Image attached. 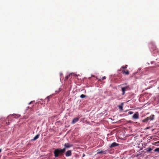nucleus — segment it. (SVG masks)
I'll use <instances>...</instances> for the list:
<instances>
[{
    "label": "nucleus",
    "instance_id": "f257e3e1",
    "mask_svg": "<svg viewBox=\"0 0 159 159\" xmlns=\"http://www.w3.org/2000/svg\"><path fill=\"white\" fill-rule=\"evenodd\" d=\"M65 152V149H60L57 148L55 149L53 151L54 156L55 158L61 156Z\"/></svg>",
    "mask_w": 159,
    "mask_h": 159
},
{
    "label": "nucleus",
    "instance_id": "f03ea898",
    "mask_svg": "<svg viewBox=\"0 0 159 159\" xmlns=\"http://www.w3.org/2000/svg\"><path fill=\"white\" fill-rule=\"evenodd\" d=\"M129 88V86H127L121 88L122 91V95H124L125 93V91L127 89Z\"/></svg>",
    "mask_w": 159,
    "mask_h": 159
},
{
    "label": "nucleus",
    "instance_id": "7ed1b4c3",
    "mask_svg": "<svg viewBox=\"0 0 159 159\" xmlns=\"http://www.w3.org/2000/svg\"><path fill=\"white\" fill-rule=\"evenodd\" d=\"M72 146H73V145L72 144H70L69 143H66L64 145V146L65 147L63 148H65V150H66V148H70L71 147H72Z\"/></svg>",
    "mask_w": 159,
    "mask_h": 159
},
{
    "label": "nucleus",
    "instance_id": "20e7f679",
    "mask_svg": "<svg viewBox=\"0 0 159 159\" xmlns=\"http://www.w3.org/2000/svg\"><path fill=\"white\" fill-rule=\"evenodd\" d=\"M119 144L115 142H113L112 143L110 146V148H112L113 147H115L117 146H119Z\"/></svg>",
    "mask_w": 159,
    "mask_h": 159
},
{
    "label": "nucleus",
    "instance_id": "39448f33",
    "mask_svg": "<svg viewBox=\"0 0 159 159\" xmlns=\"http://www.w3.org/2000/svg\"><path fill=\"white\" fill-rule=\"evenodd\" d=\"M71 151L69 150L67 151L65 153V155L67 157H68L71 155Z\"/></svg>",
    "mask_w": 159,
    "mask_h": 159
},
{
    "label": "nucleus",
    "instance_id": "423d86ee",
    "mask_svg": "<svg viewBox=\"0 0 159 159\" xmlns=\"http://www.w3.org/2000/svg\"><path fill=\"white\" fill-rule=\"evenodd\" d=\"M132 118L134 119H138L139 118V115L138 112L134 114L132 116Z\"/></svg>",
    "mask_w": 159,
    "mask_h": 159
},
{
    "label": "nucleus",
    "instance_id": "0eeeda50",
    "mask_svg": "<svg viewBox=\"0 0 159 159\" xmlns=\"http://www.w3.org/2000/svg\"><path fill=\"white\" fill-rule=\"evenodd\" d=\"M79 120V118L78 117L75 118L72 120L71 124H74L76 123Z\"/></svg>",
    "mask_w": 159,
    "mask_h": 159
},
{
    "label": "nucleus",
    "instance_id": "6e6552de",
    "mask_svg": "<svg viewBox=\"0 0 159 159\" xmlns=\"http://www.w3.org/2000/svg\"><path fill=\"white\" fill-rule=\"evenodd\" d=\"M39 134H37L34 137L33 139H31L30 141H35L39 137Z\"/></svg>",
    "mask_w": 159,
    "mask_h": 159
},
{
    "label": "nucleus",
    "instance_id": "1a4fd4ad",
    "mask_svg": "<svg viewBox=\"0 0 159 159\" xmlns=\"http://www.w3.org/2000/svg\"><path fill=\"white\" fill-rule=\"evenodd\" d=\"M55 95L54 94H53L52 95H50L49 96H47L46 98V99H47V100H48V102L49 101V99L51 98L52 97V95Z\"/></svg>",
    "mask_w": 159,
    "mask_h": 159
},
{
    "label": "nucleus",
    "instance_id": "9d476101",
    "mask_svg": "<svg viewBox=\"0 0 159 159\" xmlns=\"http://www.w3.org/2000/svg\"><path fill=\"white\" fill-rule=\"evenodd\" d=\"M124 104V103L123 102L121 104V105H119L118 106L119 108L121 110H123V105Z\"/></svg>",
    "mask_w": 159,
    "mask_h": 159
},
{
    "label": "nucleus",
    "instance_id": "9b49d317",
    "mask_svg": "<svg viewBox=\"0 0 159 159\" xmlns=\"http://www.w3.org/2000/svg\"><path fill=\"white\" fill-rule=\"evenodd\" d=\"M148 117H149V120H152L154 119V116L153 115H152Z\"/></svg>",
    "mask_w": 159,
    "mask_h": 159
},
{
    "label": "nucleus",
    "instance_id": "f8f14e48",
    "mask_svg": "<svg viewBox=\"0 0 159 159\" xmlns=\"http://www.w3.org/2000/svg\"><path fill=\"white\" fill-rule=\"evenodd\" d=\"M146 150L147 152H149L152 150V148L150 147H148L146 149Z\"/></svg>",
    "mask_w": 159,
    "mask_h": 159
},
{
    "label": "nucleus",
    "instance_id": "ddd939ff",
    "mask_svg": "<svg viewBox=\"0 0 159 159\" xmlns=\"http://www.w3.org/2000/svg\"><path fill=\"white\" fill-rule=\"evenodd\" d=\"M149 120V117H147L143 120V122H147Z\"/></svg>",
    "mask_w": 159,
    "mask_h": 159
},
{
    "label": "nucleus",
    "instance_id": "4468645a",
    "mask_svg": "<svg viewBox=\"0 0 159 159\" xmlns=\"http://www.w3.org/2000/svg\"><path fill=\"white\" fill-rule=\"evenodd\" d=\"M87 97V96H86L85 95L83 94L81 95L80 96V98H85L86 97Z\"/></svg>",
    "mask_w": 159,
    "mask_h": 159
},
{
    "label": "nucleus",
    "instance_id": "2eb2a0df",
    "mask_svg": "<svg viewBox=\"0 0 159 159\" xmlns=\"http://www.w3.org/2000/svg\"><path fill=\"white\" fill-rule=\"evenodd\" d=\"M72 74H73V73H70V74L69 75H67V76H66V77H65V79H66V80H67L68 79V78H70V75H71Z\"/></svg>",
    "mask_w": 159,
    "mask_h": 159
},
{
    "label": "nucleus",
    "instance_id": "dca6fc26",
    "mask_svg": "<svg viewBox=\"0 0 159 159\" xmlns=\"http://www.w3.org/2000/svg\"><path fill=\"white\" fill-rule=\"evenodd\" d=\"M154 152H159V148H156L154 150Z\"/></svg>",
    "mask_w": 159,
    "mask_h": 159
},
{
    "label": "nucleus",
    "instance_id": "f3484780",
    "mask_svg": "<svg viewBox=\"0 0 159 159\" xmlns=\"http://www.w3.org/2000/svg\"><path fill=\"white\" fill-rule=\"evenodd\" d=\"M122 72H123V73H125L126 75H129V72L128 71H125V70H123V71Z\"/></svg>",
    "mask_w": 159,
    "mask_h": 159
},
{
    "label": "nucleus",
    "instance_id": "a211bd4d",
    "mask_svg": "<svg viewBox=\"0 0 159 159\" xmlns=\"http://www.w3.org/2000/svg\"><path fill=\"white\" fill-rule=\"evenodd\" d=\"M15 118H18L20 116V115H19L18 114H15Z\"/></svg>",
    "mask_w": 159,
    "mask_h": 159
},
{
    "label": "nucleus",
    "instance_id": "6ab92c4d",
    "mask_svg": "<svg viewBox=\"0 0 159 159\" xmlns=\"http://www.w3.org/2000/svg\"><path fill=\"white\" fill-rule=\"evenodd\" d=\"M127 65H126L125 66H122L121 68L123 69H125L127 68Z\"/></svg>",
    "mask_w": 159,
    "mask_h": 159
},
{
    "label": "nucleus",
    "instance_id": "aec40b11",
    "mask_svg": "<svg viewBox=\"0 0 159 159\" xmlns=\"http://www.w3.org/2000/svg\"><path fill=\"white\" fill-rule=\"evenodd\" d=\"M133 113V112L132 111H129L128 112V114L129 115H131Z\"/></svg>",
    "mask_w": 159,
    "mask_h": 159
},
{
    "label": "nucleus",
    "instance_id": "412c9836",
    "mask_svg": "<svg viewBox=\"0 0 159 159\" xmlns=\"http://www.w3.org/2000/svg\"><path fill=\"white\" fill-rule=\"evenodd\" d=\"M150 44H151L152 45L154 46L155 43L154 42H152L150 43Z\"/></svg>",
    "mask_w": 159,
    "mask_h": 159
},
{
    "label": "nucleus",
    "instance_id": "4be33fe9",
    "mask_svg": "<svg viewBox=\"0 0 159 159\" xmlns=\"http://www.w3.org/2000/svg\"><path fill=\"white\" fill-rule=\"evenodd\" d=\"M103 152V151H100V152H97V154H100V153H102Z\"/></svg>",
    "mask_w": 159,
    "mask_h": 159
},
{
    "label": "nucleus",
    "instance_id": "5701e85b",
    "mask_svg": "<svg viewBox=\"0 0 159 159\" xmlns=\"http://www.w3.org/2000/svg\"><path fill=\"white\" fill-rule=\"evenodd\" d=\"M62 75H63V74H62V73H61V72L60 73V76H61V78H60V80H61V76H62Z\"/></svg>",
    "mask_w": 159,
    "mask_h": 159
},
{
    "label": "nucleus",
    "instance_id": "b1692460",
    "mask_svg": "<svg viewBox=\"0 0 159 159\" xmlns=\"http://www.w3.org/2000/svg\"><path fill=\"white\" fill-rule=\"evenodd\" d=\"M106 78V77L105 76H103L102 77V80H104Z\"/></svg>",
    "mask_w": 159,
    "mask_h": 159
},
{
    "label": "nucleus",
    "instance_id": "393cba45",
    "mask_svg": "<svg viewBox=\"0 0 159 159\" xmlns=\"http://www.w3.org/2000/svg\"><path fill=\"white\" fill-rule=\"evenodd\" d=\"M61 91V90H60V89H59V91L57 92V91H55V93H58V92H59V91Z\"/></svg>",
    "mask_w": 159,
    "mask_h": 159
},
{
    "label": "nucleus",
    "instance_id": "a878e982",
    "mask_svg": "<svg viewBox=\"0 0 159 159\" xmlns=\"http://www.w3.org/2000/svg\"><path fill=\"white\" fill-rule=\"evenodd\" d=\"M34 102V101H31V102H30L29 103V104L30 105V104H31L32 102Z\"/></svg>",
    "mask_w": 159,
    "mask_h": 159
},
{
    "label": "nucleus",
    "instance_id": "bb28decb",
    "mask_svg": "<svg viewBox=\"0 0 159 159\" xmlns=\"http://www.w3.org/2000/svg\"><path fill=\"white\" fill-rule=\"evenodd\" d=\"M85 156V155L84 154H83V155H82V157H84V156Z\"/></svg>",
    "mask_w": 159,
    "mask_h": 159
},
{
    "label": "nucleus",
    "instance_id": "cd10ccee",
    "mask_svg": "<svg viewBox=\"0 0 159 159\" xmlns=\"http://www.w3.org/2000/svg\"><path fill=\"white\" fill-rule=\"evenodd\" d=\"M153 63V61H151V64H152Z\"/></svg>",
    "mask_w": 159,
    "mask_h": 159
},
{
    "label": "nucleus",
    "instance_id": "c85d7f7f",
    "mask_svg": "<svg viewBox=\"0 0 159 159\" xmlns=\"http://www.w3.org/2000/svg\"><path fill=\"white\" fill-rule=\"evenodd\" d=\"M152 87V86H150V87H149L148 89H150Z\"/></svg>",
    "mask_w": 159,
    "mask_h": 159
},
{
    "label": "nucleus",
    "instance_id": "c756f323",
    "mask_svg": "<svg viewBox=\"0 0 159 159\" xmlns=\"http://www.w3.org/2000/svg\"><path fill=\"white\" fill-rule=\"evenodd\" d=\"M9 118V116H7V117L6 119H8Z\"/></svg>",
    "mask_w": 159,
    "mask_h": 159
},
{
    "label": "nucleus",
    "instance_id": "7c9ffc66",
    "mask_svg": "<svg viewBox=\"0 0 159 159\" xmlns=\"http://www.w3.org/2000/svg\"><path fill=\"white\" fill-rule=\"evenodd\" d=\"M2 149H0V153L1 152Z\"/></svg>",
    "mask_w": 159,
    "mask_h": 159
},
{
    "label": "nucleus",
    "instance_id": "2f4dec72",
    "mask_svg": "<svg viewBox=\"0 0 159 159\" xmlns=\"http://www.w3.org/2000/svg\"><path fill=\"white\" fill-rule=\"evenodd\" d=\"M153 82V81H152H152H150V83H151V82Z\"/></svg>",
    "mask_w": 159,
    "mask_h": 159
},
{
    "label": "nucleus",
    "instance_id": "473e14b6",
    "mask_svg": "<svg viewBox=\"0 0 159 159\" xmlns=\"http://www.w3.org/2000/svg\"><path fill=\"white\" fill-rule=\"evenodd\" d=\"M148 65H149V63H148Z\"/></svg>",
    "mask_w": 159,
    "mask_h": 159
},
{
    "label": "nucleus",
    "instance_id": "72a5a7b5",
    "mask_svg": "<svg viewBox=\"0 0 159 159\" xmlns=\"http://www.w3.org/2000/svg\"><path fill=\"white\" fill-rule=\"evenodd\" d=\"M147 129H148V128H147Z\"/></svg>",
    "mask_w": 159,
    "mask_h": 159
},
{
    "label": "nucleus",
    "instance_id": "f704fd0d",
    "mask_svg": "<svg viewBox=\"0 0 159 159\" xmlns=\"http://www.w3.org/2000/svg\"><path fill=\"white\" fill-rule=\"evenodd\" d=\"M55 159V158H53V159Z\"/></svg>",
    "mask_w": 159,
    "mask_h": 159
}]
</instances>
